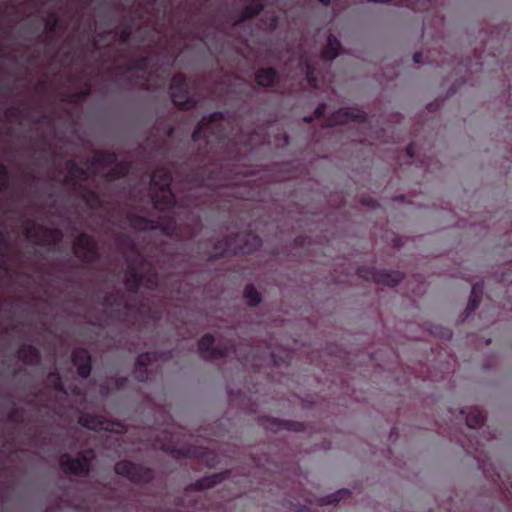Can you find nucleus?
Listing matches in <instances>:
<instances>
[{
  "label": "nucleus",
  "mask_w": 512,
  "mask_h": 512,
  "mask_svg": "<svg viewBox=\"0 0 512 512\" xmlns=\"http://www.w3.org/2000/svg\"><path fill=\"white\" fill-rule=\"evenodd\" d=\"M262 246V239L255 233H238L234 236L217 240L213 245V252L208 253V260L238 254H252Z\"/></svg>",
  "instance_id": "f257e3e1"
},
{
  "label": "nucleus",
  "mask_w": 512,
  "mask_h": 512,
  "mask_svg": "<svg viewBox=\"0 0 512 512\" xmlns=\"http://www.w3.org/2000/svg\"><path fill=\"white\" fill-rule=\"evenodd\" d=\"M225 117L221 111L211 113L207 120L205 118L199 121L192 133L193 142L204 141L205 145L212 143L224 144L228 138V133L224 127Z\"/></svg>",
  "instance_id": "f03ea898"
},
{
  "label": "nucleus",
  "mask_w": 512,
  "mask_h": 512,
  "mask_svg": "<svg viewBox=\"0 0 512 512\" xmlns=\"http://www.w3.org/2000/svg\"><path fill=\"white\" fill-rule=\"evenodd\" d=\"M172 174L168 168H158L151 175V186L157 191L152 195L155 209L167 211L176 206V198L171 189Z\"/></svg>",
  "instance_id": "7ed1b4c3"
},
{
  "label": "nucleus",
  "mask_w": 512,
  "mask_h": 512,
  "mask_svg": "<svg viewBox=\"0 0 512 512\" xmlns=\"http://www.w3.org/2000/svg\"><path fill=\"white\" fill-rule=\"evenodd\" d=\"M130 226L137 231L160 230L164 235L181 239V230L174 217L151 220L136 213H128L126 216Z\"/></svg>",
  "instance_id": "20e7f679"
},
{
  "label": "nucleus",
  "mask_w": 512,
  "mask_h": 512,
  "mask_svg": "<svg viewBox=\"0 0 512 512\" xmlns=\"http://www.w3.org/2000/svg\"><path fill=\"white\" fill-rule=\"evenodd\" d=\"M24 235L40 246H56L63 239V233L60 229L45 227L37 224L34 220L27 221Z\"/></svg>",
  "instance_id": "39448f33"
},
{
  "label": "nucleus",
  "mask_w": 512,
  "mask_h": 512,
  "mask_svg": "<svg viewBox=\"0 0 512 512\" xmlns=\"http://www.w3.org/2000/svg\"><path fill=\"white\" fill-rule=\"evenodd\" d=\"M114 471L134 484L150 483L154 479V470L130 460H120L115 463Z\"/></svg>",
  "instance_id": "423d86ee"
},
{
  "label": "nucleus",
  "mask_w": 512,
  "mask_h": 512,
  "mask_svg": "<svg viewBox=\"0 0 512 512\" xmlns=\"http://www.w3.org/2000/svg\"><path fill=\"white\" fill-rule=\"evenodd\" d=\"M357 275L366 281H373L389 287L398 285L404 276L400 271L377 270L370 266L358 267Z\"/></svg>",
  "instance_id": "0eeeda50"
},
{
  "label": "nucleus",
  "mask_w": 512,
  "mask_h": 512,
  "mask_svg": "<svg viewBox=\"0 0 512 512\" xmlns=\"http://www.w3.org/2000/svg\"><path fill=\"white\" fill-rule=\"evenodd\" d=\"M200 357L204 360H217L228 356L232 350V342L215 345V338L212 334L203 335L198 341Z\"/></svg>",
  "instance_id": "6e6552de"
},
{
  "label": "nucleus",
  "mask_w": 512,
  "mask_h": 512,
  "mask_svg": "<svg viewBox=\"0 0 512 512\" xmlns=\"http://www.w3.org/2000/svg\"><path fill=\"white\" fill-rule=\"evenodd\" d=\"M92 458L84 453H80L78 457H72L68 453L61 455L59 465L62 471L67 475L85 477L91 471Z\"/></svg>",
  "instance_id": "1a4fd4ad"
},
{
  "label": "nucleus",
  "mask_w": 512,
  "mask_h": 512,
  "mask_svg": "<svg viewBox=\"0 0 512 512\" xmlns=\"http://www.w3.org/2000/svg\"><path fill=\"white\" fill-rule=\"evenodd\" d=\"M74 255L81 261L93 263L99 259L97 243L95 239L86 233H80L74 242Z\"/></svg>",
  "instance_id": "9d476101"
},
{
  "label": "nucleus",
  "mask_w": 512,
  "mask_h": 512,
  "mask_svg": "<svg viewBox=\"0 0 512 512\" xmlns=\"http://www.w3.org/2000/svg\"><path fill=\"white\" fill-rule=\"evenodd\" d=\"M82 427L93 431H107L122 433L124 431V425L117 421L107 420L103 416L83 413L78 420Z\"/></svg>",
  "instance_id": "9b49d317"
},
{
  "label": "nucleus",
  "mask_w": 512,
  "mask_h": 512,
  "mask_svg": "<svg viewBox=\"0 0 512 512\" xmlns=\"http://www.w3.org/2000/svg\"><path fill=\"white\" fill-rule=\"evenodd\" d=\"M367 121V114L357 108H340L327 119V126L343 125L348 122L364 124Z\"/></svg>",
  "instance_id": "f8f14e48"
},
{
  "label": "nucleus",
  "mask_w": 512,
  "mask_h": 512,
  "mask_svg": "<svg viewBox=\"0 0 512 512\" xmlns=\"http://www.w3.org/2000/svg\"><path fill=\"white\" fill-rule=\"evenodd\" d=\"M65 166L68 169V175L64 178V183L74 189L83 188V183L89 179V169L81 167L75 160H67Z\"/></svg>",
  "instance_id": "ddd939ff"
},
{
  "label": "nucleus",
  "mask_w": 512,
  "mask_h": 512,
  "mask_svg": "<svg viewBox=\"0 0 512 512\" xmlns=\"http://www.w3.org/2000/svg\"><path fill=\"white\" fill-rule=\"evenodd\" d=\"M71 362L77 368V374L87 379L92 371V356L86 348H75L71 353Z\"/></svg>",
  "instance_id": "4468645a"
},
{
  "label": "nucleus",
  "mask_w": 512,
  "mask_h": 512,
  "mask_svg": "<svg viewBox=\"0 0 512 512\" xmlns=\"http://www.w3.org/2000/svg\"><path fill=\"white\" fill-rule=\"evenodd\" d=\"M261 425L272 432H279L282 430L300 432L305 429L304 424L297 421L280 420L277 418L266 417L261 420Z\"/></svg>",
  "instance_id": "2eb2a0df"
},
{
  "label": "nucleus",
  "mask_w": 512,
  "mask_h": 512,
  "mask_svg": "<svg viewBox=\"0 0 512 512\" xmlns=\"http://www.w3.org/2000/svg\"><path fill=\"white\" fill-rule=\"evenodd\" d=\"M172 103L180 110H192L198 105V100L190 95L189 88L170 90Z\"/></svg>",
  "instance_id": "dca6fc26"
},
{
  "label": "nucleus",
  "mask_w": 512,
  "mask_h": 512,
  "mask_svg": "<svg viewBox=\"0 0 512 512\" xmlns=\"http://www.w3.org/2000/svg\"><path fill=\"white\" fill-rule=\"evenodd\" d=\"M157 358L155 352H145L140 354L135 363L133 376L137 381L144 382L148 379V366Z\"/></svg>",
  "instance_id": "f3484780"
},
{
  "label": "nucleus",
  "mask_w": 512,
  "mask_h": 512,
  "mask_svg": "<svg viewBox=\"0 0 512 512\" xmlns=\"http://www.w3.org/2000/svg\"><path fill=\"white\" fill-rule=\"evenodd\" d=\"M228 472L215 473L209 476H205L201 479L196 480L193 483L188 484L185 487V491H203L206 489H210L217 484L221 483L224 479H226Z\"/></svg>",
  "instance_id": "a211bd4d"
},
{
  "label": "nucleus",
  "mask_w": 512,
  "mask_h": 512,
  "mask_svg": "<svg viewBox=\"0 0 512 512\" xmlns=\"http://www.w3.org/2000/svg\"><path fill=\"white\" fill-rule=\"evenodd\" d=\"M117 161V154L113 151L96 150L90 160V168L94 174L101 167H111Z\"/></svg>",
  "instance_id": "6ab92c4d"
},
{
  "label": "nucleus",
  "mask_w": 512,
  "mask_h": 512,
  "mask_svg": "<svg viewBox=\"0 0 512 512\" xmlns=\"http://www.w3.org/2000/svg\"><path fill=\"white\" fill-rule=\"evenodd\" d=\"M255 82L263 88H270L279 82V74L273 67L259 68L255 72Z\"/></svg>",
  "instance_id": "aec40b11"
},
{
  "label": "nucleus",
  "mask_w": 512,
  "mask_h": 512,
  "mask_svg": "<svg viewBox=\"0 0 512 512\" xmlns=\"http://www.w3.org/2000/svg\"><path fill=\"white\" fill-rule=\"evenodd\" d=\"M144 282V273L130 266L125 274L124 284L131 293H137Z\"/></svg>",
  "instance_id": "412c9836"
},
{
  "label": "nucleus",
  "mask_w": 512,
  "mask_h": 512,
  "mask_svg": "<svg viewBox=\"0 0 512 512\" xmlns=\"http://www.w3.org/2000/svg\"><path fill=\"white\" fill-rule=\"evenodd\" d=\"M131 170V163L128 161H116L111 168L103 174L104 179L113 182L125 178Z\"/></svg>",
  "instance_id": "4be33fe9"
},
{
  "label": "nucleus",
  "mask_w": 512,
  "mask_h": 512,
  "mask_svg": "<svg viewBox=\"0 0 512 512\" xmlns=\"http://www.w3.org/2000/svg\"><path fill=\"white\" fill-rule=\"evenodd\" d=\"M17 353L19 359L28 366H37L41 362L40 351L33 345H23Z\"/></svg>",
  "instance_id": "5701e85b"
},
{
  "label": "nucleus",
  "mask_w": 512,
  "mask_h": 512,
  "mask_svg": "<svg viewBox=\"0 0 512 512\" xmlns=\"http://www.w3.org/2000/svg\"><path fill=\"white\" fill-rule=\"evenodd\" d=\"M459 414L461 416L465 415V422L469 429L483 428L485 417L479 408L473 407L468 412L460 409Z\"/></svg>",
  "instance_id": "b1692460"
},
{
  "label": "nucleus",
  "mask_w": 512,
  "mask_h": 512,
  "mask_svg": "<svg viewBox=\"0 0 512 512\" xmlns=\"http://www.w3.org/2000/svg\"><path fill=\"white\" fill-rule=\"evenodd\" d=\"M369 2L375 3H389L393 0H368ZM435 0H399L396 4L400 6H406L411 10L425 11L433 7Z\"/></svg>",
  "instance_id": "393cba45"
},
{
  "label": "nucleus",
  "mask_w": 512,
  "mask_h": 512,
  "mask_svg": "<svg viewBox=\"0 0 512 512\" xmlns=\"http://www.w3.org/2000/svg\"><path fill=\"white\" fill-rule=\"evenodd\" d=\"M231 353L235 354L238 361L243 365L246 366L250 364V356L255 357V354H253V347L250 345V343H239L238 346L232 342V350Z\"/></svg>",
  "instance_id": "a878e982"
},
{
  "label": "nucleus",
  "mask_w": 512,
  "mask_h": 512,
  "mask_svg": "<svg viewBox=\"0 0 512 512\" xmlns=\"http://www.w3.org/2000/svg\"><path fill=\"white\" fill-rule=\"evenodd\" d=\"M483 293V283L476 282L472 285L471 295L465 309V316L468 318L478 308Z\"/></svg>",
  "instance_id": "bb28decb"
},
{
  "label": "nucleus",
  "mask_w": 512,
  "mask_h": 512,
  "mask_svg": "<svg viewBox=\"0 0 512 512\" xmlns=\"http://www.w3.org/2000/svg\"><path fill=\"white\" fill-rule=\"evenodd\" d=\"M341 43L332 34L327 37V44L321 51V58L325 61L333 60L339 55Z\"/></svg>",
  "instance_id": "cd10ccee"
},
{
  "label": "nucleus",
  "mask_w": 512,
  "mask_h": 512,
  "mask_svg": "<svg viewBox=\"0 0 512 512\" xmlns=\"http://www.w3.org/2000/svg\"><path fill=\"white\" fill-rule=\"evenodd\" d=\"M264 10V4L261 1H255L246 5L240 13L237 23L240 24L246 20L253 19Z\"/></svg>",
  "instance_id": "c85d7f7f"
},
{
  "label": "nucleus",
  "mask_w": 512,
  "mask_h": 512,
  "mask_svg": "<svg viewBox=\"0 0 512 512\" xmlns=\"http://www.w3.org/2000/svg\"><path fill=\"white\" fill-rule=\"evenodd\" d=\"M206 169L203 166H197L187 173L185 181L193 187H203L205 185Z\"/></svg>",
  "instance_id": "c756f323"
},
{
  "label": "nucleus",
  "mask_w": 512,
  "mask_h": 512,
  "mask_svg": "<svg viewBox=\"0 0 512 512\" xmlns=\"http://www.w3.org/2000/svg\"><path fill=\"white\" fill-rule=\"evenodd\" d=\"M103 305L108 308L123 307L126 311L131 310V304L124 301V297L120 293H107L103 299Z\"/></svg>",
  "instance_id": "7c9ffc66"
},
{
  "label": "nucleus",
  "mask_w": 512,
  "mask_h": 512,
  "mask_svg": "<svg viewBox=\"0 0 512 512\" xmlns=\"http://www.w3.org/2000/svg\"><path fill=\"white\" fill-rule=\"evenodd\" d=\"M150 65V58L148 56H141L133 59L130 63L120 66L121 69L130 71L146 72Z\"/></svg>",
  "instance_id": "2f4dec72"
},
{
  "label": "nucleus",
  "mask_w": 512,
  "mask_h": 512,
  "mask_svg": "<svg viewBox=\"0 0 512 512\" xmlns=\"http://www.w3.org/2000/svg\"><path fill=\"white\" fill-rule=\"evenodd\" d=\"M83 193L81 194V199L90 209H97L102 205V200L98 192L92 189L82 188Z\"/></svg>",
  "instance_id": "473e14b6"
},
{
  "label": "nucleus",
  "mask_w": 512,
  "mask_h": 512,
  "mask_svg": "<svg viewBox=\"0 0 512 512\" xmlns=\"http://www.w3.org/2000/svg\"><path fill=\"white\" fill-rule=\"evenodd\" d=\"M243 296L249 307H256L262 302V296L253 284L245 286Z\"/></svg>",
  "instance_id": "72a5a7b5"
},
{
  "label": "nucleus",
  "mask_w": 512,
  "mask_h": 512,
  "mask_svg": "<svg viewBox=\"0 0 512 512\" xmlns=\"http://www.w3.org/2000/svg\"><path fill=\"white\" fill-rule=\"evenodd\" d=\"M47 383L48 386L53 390L61 393H66L62 377L57 370L48 373Z\"/></svg>",
  "instance_id": "f704fd0d"
},
{
  "label": "nucleus",
  "mask_w": 512,
  "mask_h": 512,
  "mask_svg": "<svg viewBox=\"0 0 512 512\" xmlns=\"http://www.w3.org/2000/svg\"><path fill=\"white\" fill-rule=\"evenodd\" d=\"M302 64L305 65L306 70V80L311 88H318L319 80L315 72V67L312 63H310L307 59H302Z\"/></svg>",
  "instance_id": "c9c22d12"
},
{
  "label": "nucleus",
  "mask_w": 512,
  "mask_h": 512,
  "mask_svg": "<svg viewBox=\"0 0 512 512\" xmlns=\"http://www.w3.org/2000/svg\"><path fill=\"white\" fill-rule=\"evenodd\" d=\"M351 492L348 489H340L335 493L328 495L322 499L321 504H333L338 503L342 500H346L350 497Z\"/></svg>",
  "instance_id": "e433bc0d"
},
{
  "label": "nucleus",
  "mask_w": 512,
  "mask_h": 512,
  "mask_svg": "<svg viewBox=\"0 0 512 512\" xmlns=\"http://www.w3.org/2000/svg\"><path fill=\"white\" fill-rule=\"evenodd\" d=\"M185 87H188V80L185 74L183 73H176L172 76L170 81V90L174 89H184Z\"/></svg>",
  "instance_id": "4c0bfd02"
},
{
  "label": "nucleus",
  "mask_w": 512,
  "mask_h": 512,
  "mask_svg": "<svg viewBox=\"0 0 512 512\" xmlns=\"http://www.w3.org/2000/svg\"><path fill=\"white\" fill-rule=\"evenodd\" d=\"M482 440L478 439L476 436H469L467 438V443H461L463 448H466L469 452H478L481 451V447L483 446Z\"/></svg>",
  "instance_id": "58836bf2"
},
{
  "label": "nucleus",
  "mask_w": 512,
  "mask_h": 512,
  "mask_svg": "<svg viewBox=\"0 0 512 512\" xmlns=\"http://www.w3.org/2000/svg\"><path fill=\"white\" fill-rule=\"evenodd\" d=\"M159 284V277L156 272H149L147 274L144 273V282L143 285L145 288L149 290H156Z\"/></svg>",
  "instance_id": "ea45409f"
},
{
  "label": "nucleus",
  "mask_w": 512,
  "mask_h": 512,
  "mask_svg": "<svg viewBox=\"0 0 512 512\" xmlns=\"http://www.w3.org/2000/svg\"><path fill=\"white\" fill-rule=\"evenodd\" d=\"M59 24V16L52 12L45 18V29L48 34H52L56 31Z\"/></svg>",
  "instance_id": "a19ab883"
},
{
  "label": "nucleus",
  "mask_w": 512,
  "mask_h": 512,
  "mask_svg": "<svg viewBox=\"0 0 512 512\" xmlns=\"http://www.w3.org/2000/svg\"><path fill=\"white\" fill-rule=\"evenodd\" d=\"M168 451L176 458H189L194 456V452L190 448H176L173 446L168 448Z\"/></svg>",
  "instance_id": "79ce46f5"
},
{
  "label": "nucleus",
  "mask_w": 512,
  "mask_h": 512,
  "mask_svg": "<svg viewBox=\"0 0 512 512\" xmlns=\"http://www.w3.org/2000/svg\"><path fill=\"white\" fill-rule=\"evenodd\" d=\"M8 421L12 422V423H18V424H21L24 422V412L22 409L20 408H13L9 413H8Z\"/></svg>",
  "instance_id": "37998d69"
},
{
  "label": "nucleus",
  "mask_w": 512,
  "mask_h": 512,
  "mask_svg": "<svg viewBox=\"0 0 512 512\" xmlns=\"http://www.w3.org/2000/svg\"><path fill=\"white\" fill-rule=\"evenodd\" d=\"M9 187V174L7 167L0 162V191Z\"/></svg>",
  "instance_id": "c03bdc74"
},
{
  "label": "nucleus",
  "mask_w": 512,
  "mask_h": 512,
  "mask_svg": "<svg viewBox=\"0 0 512 512\" xmlns=\"http://www.w3.org/2000/svg\"><path fill=\"white\" fill-rule=\"evenodd\" d=\"M431 333L445 340H450L453 336V333L450 329L439 326H434L431 330Z\"/></svg>",
  "instance_id": "a18cd8bd"
},
{
  "label": "nucleus",
  "mask_w": 512,
  "mask_h": 512,
  "mask_svg": "<svg viewBox=\"0 0 512 512\" xmlns=\"http://www.w3.org/2000/svg\"><path fill=\"white\" fill-rule=\"evenodd\" d=\"M131 36H132V27H131V25H126L121 29V31L119 33L118 42L120 44H126L130 40Z\"/></svg>",
  "instance_id": "49530a36"
},
{
  "label": "nucleus",
  "mask_w": 512,
  "mask_h": 512,
  "mask_svg": "<svg viewBox=\"0 0 512 512\" xmlns=\"http://www.w3.org/2000/svg\"><path fill=\"white\" fill-rule=\"evenodd\" d=\"M117 244L128 249H134V242L127 234H120L117 238Z\"/></svg>",
  "instance_id": "de8ad7c7"
},
{
  "label": "nucleus",
  "mask_w": 512,
  "mask_h": 512,
  "mask_svg": "<svg viewBox=\"0 0 512 512\" xmlns=\"http://www.w3.org/2000/svg\"><path fill=\"white\" fill-rule=\"evenodd\" d=\"M90 92H91L90 86L87 85L83 90L73 93L70 97V101L76 102L78 100L85 99L86 97H88L90 95Z\"/></svg>",
  "instance_id": "09e8293b"
},
{
  "label": "nucleus",
  "mask_w": 512,
  "mask_h": 512,
  "mask_svg": "<svg viewBox=\"0 0 512 512\" xmlns=\"http://www.w3.org/2000/svg\"><path fill=\"white\" fill-rule=\"evenodd\" d=\"M5 116L9 119V120H13V121H16L20 118V111L18 108L16 107H11L9 108L6 112H5Z\"/></svg>",
  "instance_id": "8fccbe9b"
},
{
  "label": "nucleus",
  "mask_w": 512,
  "mask_h": 512,
  "mask_svg": "<svg viewBox=\"0 0 512 512\" xmlns=\"http://www.w3.org/2000/svg\"><path fill=\"white\" fill-rule=\"evenodd\" d=\"M128 384V378L127 377H118L115 379L114 385L116 390H122L124 389Z\"/></svg>",
  "instance_id": "3c124183"
},
{
  "label": "nucleus",
  "mask_w": 512,
  "mask_h": 512,
  "mask_svg": "<svg viewBox=\"0 0 512 512\" xmlns=\"http://www.w3.org/2000/svg\"><path fill=\"white\" fill-rule=\"evenodd\" d=\"M326 108H327V106H326V104H325V103H320V104L316 107V109H315V111H314V115H313V116H314L316 119L322 118V117L324 116V113H325V111H326Z\"/></svg>",
  "instance_id": "603ef678"
},
{
  "label": "nucleus",
  "mask_w": 512,
  "mask_h": 512,
  "mask_svg": "<svg viewBox=\"0 0 512 512\" xmlns=\"http://www.w3.org/2000/svg\"><path fill=\"white\" fill-rule=\"evenodd\" d=\"M7 248V239L5 235L0 232V256H6V253L4 252V249Z\"/></svg>",
  "instance_id": "864d4df0"
},
{
  "label": "nucleus",
  "mask_w": 512,
  "mask_h": 512,
  "mask_svg": "<svg viewBox=\"0 0 512 512\" xmlns=\"http://www.w3.org/2000/svg\"><path fill=\"white\" fill-rule=\"evenodd\" d=\"M415 148H416V145H415V143H413V142H412V143H410V144L407 146V148H406V152H407L408 156H409L410 158H412V159L415 157Z\"/></svg>",
  "instance_id": "5fc2aeb1"
},
{
  "label": "nucleus",
  "mask_w": 512,
  "mask_h": 512,
  "mask_svg": "<svg viewBox=\"0 0 512 512\" xmlns=\"http://www.w3.org/2000/svg\"><path fill=\"white\" fill-rule=\"evenodd\" d=\"M413 61L414 63H422L423 62V53L422 52H416L413 55Z\"/></svg>",
  "instance_id": "6e6d98bb"
},
{
  "label": "nucleus",
  "mask_w": 512,
  "mask_h": 512,
  "mask_svg": "<svg viewBox=\"0 0 512 512\" xmlns=\"http://www.w3.org/2000/svg\"><path fill=\"white\" fill-rule=\"evenodd\" d=\"M270 360L276 365V366H279L280 363H279V360L276 358L275 354L274 353H270Z\"/></svg>",
  "instance_id": "4d7b16f0"
},
{
  "label": "nucleus",
  "mask_w": 512,
  "mask_h": 512,
  "mask_svg": "<svg viewBox=\"0 0 512 512\" xmlns=\"http://www.w3.org/2000/svg\"><path fill=\"white\" fill-rule=\"evenodd\" d=\"M315 117L314 116H306L304 117V121L306 123H311Z\"/></svg>",
  "instance_id": "13d9d810"
},
{
  "label": "nucleus",
  "mask_w": 512,
  "mask_h": 512,
  "mask_svg": "<svg viewBox=\"0 0 512 512\" xmlns=\"http://www.w3.org/2000/svg\"><path fill=\"white\" fill-rule=\"evenodd\" d=\"M206 153H207V151H199V152H198V154H197V155L201 158V159H199V161H202V160H203V158L205 157V154H206Z\"/></svg>",
  "instance_id": "bf43d9fd"
},
{
  "label": "nucleus",
  "mask_w": 512,
  "mask_h": 512,
  "mask_svg": "<svg viewBox=\"0 0 512 512\" xmlns=\"http://www.w3.org/2000/svg\"><path fill=\"white\" fill-rule=\"evenodd\" d=\"M322 5L329 6L331 1L330 0H318Z\"/></svg>",
  "instance_id": "052dcab7"
},
{
  "label": "nucleus",
  "mask_w": 512,
  "mask_h": 512,
  "mask_svg": "<svg viewBox=\"0 0 512 512\" xmlns=\"http://www.w3.org/2000/svg\"><path fill=\"white\" fill-rule=\"evenodd\" d=\"M444 60H445V57L441 56V60L436 61L437 66H442L444 64Z\"/></svg>",
  "instance_id": "680f3d73"
},
{
  "label": "nucleus",
  "mask_w": 512,
  "mask_h": 512,
  "mask_svg": "<svg viewBox=\"0 0 512 512\" xmlns=\"http://www.w3.org/2000/svg\"><path fill=\"white\" fill-rule=\"evenodd\" d=\"M477 65H479V66H480L479 70H482V69H483V65H484V63L480 61V58H478ZM475 71H478V69H475Z\"/></svg>",
  "instance_id": "e2e57ef3"
},
{
  "label": "nucleus",
  "mask_w": 512,
  "mask_h": 512,
  "mask_svg": "<svg viewBox=\"0 0 512 512\" xmlns=\"http://www.w3.org/2000/svg\"><path fill=\"white\" fill-rule=\"evenodd\" d=\"M295 241H296L297 244H302L303 238L302 237H298V238H296Z\"/></svg>",
  "instance_id": "0e129e2a"
},
{
  "label": "nucleus",
  "mask_w": 512,
  "mask_h": 512,
  "mask_svg": "<svg viewBox=\"0 0 512 512\" xmlns=\"http://www.w3.org/2000/svg\"><path fill=\"white\" fill-rule=\"evenodd\" d=\"M174 132V128L173 127H170L169 130H168V135H172V133Z\"/></svg>",
  "instance_id": "69168bd1"
},
{
  "label": "nucleus",
  "mask_w": 512,
  "mask_h": 512,
  "mask_svg": "<svg viewBox=\"0 0 512 512\" xmlns=\"http://www.w3.org/2000/svg\"><path fill=\"white\" fill-rule=\"evenodd\" d=\"M369 204H371L372 206H375L376 201L375 200H369Z\"/></svg>",
  "instance_id": "338daca9"
},
{
  "label": "nucleus",
  "mask_w": 512,
  "mask_h": 512,
  "mask_svg": "<svg viewBox=\"0 0 512 512\" xmlns=\"http://www.w3.org/2000/svg\"><path fill=\"white\" fill-rule=\"evenodd\" d=\"M464 67H465L466 70H468V64L467 63L464 64Z\"/></svg>",
  "instance_id": "774afa93"
}]
</instances>
